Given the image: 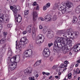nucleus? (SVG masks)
I'll use <instances>...</instances> for the list:
<instances>
[{
	"label": "nucleus",
	"mask_w": 80,
	"mask_h": 80,
	"mask_svg": "<svg viewBox=\"0 0 80 80\" xmlns=\"http://www.w3.org/2000/svg\"><path fill=\"white\" fill-rule=\"evenodd\" d=\"M38 77V74H37L36 75V77Z\"/></svg>",
	"instance_id": "nucleus-64"
},
{
	"label": "nucleus",
	"mask_w": 80,
	"mask_h": 80,
	"mask_svg": "<svg viewBox=\"0 0 80 80\" xmlns=\"http://www.w3.org/2000/svg\"><path fill=\"white\" fill-rule=\"evenodd\" d=\"M31 28H32V25H29L28 28H26V31L29 33H31Z\"/></svg>",
	"instance_id": "nucleus-24"
},
{
	"label": "nucleus",
	"mask_w": 80,
	"mask_h": 80,
	"mask_svg": "<svg viewBox=\"0 0 80 80\" xmlns=\"http://www.w3.org/2000/svg\"><path fill=\"white\" fill-rule=\"evenodd\" d=\"M20 10V6H15V9L13 10V11L14 12V15L17 14V12H18V10Z\"/></svg>",
	"instance_id": "nucleus-18"
},
{
	"label": "nucleus",
	"mask_w": 80,
	"mask_h": 80,
	"mask_svg": "<svg viewBox=\"0 0 80 80\" xmlns=\"http://www.w3.org/2000/svg\"><path fill=\"white\" fill-rule=\"evenodd\" d=\"M47 30H48V29H47V28L46 27H44L43 29L42 32L43 33H46L47 32Z\"/></svg>",
	"instance_id": "nucleus-26"
},
{
	"label": "nucleus",
	"mask_w": 80,
	"mask_h": 80,
	"mask_svg": "<svg viewBox=\"0 0 80 80\" xmlns=\"http://www.w3.org/2000/svg\"><path fill=\"white\" fill-rule=\"evenodd\" d=\"M56 78H57L58 80H59L60 78V76H56L55 77Z\"/></svg>",
	"instance_id": "nucleus-44"
},
{
	"label": "nucleus",
	"mask_w": 80,
	"mask_h": 80,
	"mask_svg": "<svg viewBox=\"0 0 80 80\" xmlns=\"http://www.w3.org/2000/svg\"><path fill=\"white\" fill-rule=\"evenodd\" d=\"M77 62L78 63H80V59L79 60L77 61Z\"/></svg>",
	"instance_id": "nucleus-59"
},
{
	"label": "nucleus",
	"mask_w": 80,
	"mask_h": 80,
	"mask_svg": "<svg viewBox=\"0 0 80 80\" xmlns=\"http://www.w3.org/2000/svg\"><path fill=\"white\" fill-rule=\"evenodd\" d=\"M2 24H0V30H2Z\"/></svg>",
	"instance_id": "nucleus-58"
},
{
	"label": "nucleus",
	"mask_w": 80,
	"mask_h": 80,
	"mask_svg": "<svg viewBox=\"0 0 80 80\" xmlns=\"http://www.w3.org/2000/svg\"><path fill=\"white\" fill-rule=\"evenodd\" d=\"M53 45V44L52 43H48V47H51V46H52V45Z\"/></svg>",
	"instance_id": "nucleus-41"
},
{
	"label": "nucleus",
	"mask_w": 80,
	"mask_h": 80,
	"mask_svg": "<svg viewBox=\"0 0 80 80\" xmlns=\"http://www.w3.org/2000/svg\"><path fill=\"white\" fill-rule=\"evenodd\" d=\"M50 60L51 61H52L53 60V57H52L50 58Z\"/></svg>",
	"instance_id": "nucleus-50"
},
{
	"label": "nucleus",
	"mask_w": 80,
	"mask_h": 80,
	"mask_svg": "<svg viewBox=\"0 0 80 80\" xmlns=\"http://www.w3.org/2000/svg\"><path fill=\"white\" fill-rule=\"evenodd\" d=\"M10 20V19L8 18V15H5L4 19V22L5 23H8Z\"/></svg>",
	"instance_id": "nucleus-20"
},
{
	"label": "nucleus",
	"mask_w": 80,
	"mask_h": 80,
	"mask_svg": "<svg viewBox=\"0 0 80 80\" xmlns=\"http://www.w3.org/2000/svg\"><path fill=\"white\" fill-rule=\"evenodd\" d=\"M58 42L57 41H55L54 42V45L60 49L62 48L63 47H64V50L67 48V45L71 44L72 41L70 40V38H58Z\"/></svg>",
	"instance_id": "nucleus-1"
},
{
	"label": "nucleus",
	"mask_w": 80,
	"mask_h": 80,
	"mask_svg": "<svg viewBox=\"0 0 80 80\" xmlns=\"http://www.w3.org/2000/svg\"><path fill=\"white\" fill-rule=\"evenodd\" d=\"M72 73L71 72L69 73L68 76V79H71V78H72Z\"/></svg>",
	"instance_id": "nucleus-33"
},
{
	"label": "nucleus",
	"mask_w": 80,
	"mask_h": 80,
	"mask_svg": "<svg viewBox=\"0 0 80 80\" xmlns=\"http://www.w3.org/2000/svg\"><path fill=\"white\" fill-rule=\"evenodd\" d=\"M33 6H36V5H37V2H34L33 4Z\"/></svg>",
	"instance_id": "nucleus-51"
},
{
	"label": "nucleus",
	"mask_w": 80,
	"mask_h": 80,
	"mask_svg": "<svg viewBox=\"0 0 80 80\" xmlns=\"http://www.w3.org/2000/svg\"><path fill=\"white\" fill-rule=\"evenodd\" d=\"M28 10H25L24 11V15H28Z\"/></svg>",
	"instance_id": "nucleus-38"
},
{
	"label": "nucleus",
	"mask_w": 80,
	"mask_h": 80,
	"mask_svg": "<svg viewBox=\"0 0 80 80\" xmlns=\"http://www.w3.org/2000/svg\"><path fill=\"white\" fill-rule=\"evenodd\" d=\"M43 28V27L41 25H40L39 26V29H42Z\"/></svg>",
	"instance_id": "nucleus-55"
},
{
	"label": "nucleus",
	"mask_w": 80,
	"mask_h": 80,
	"mask_svg": "<svg viewBox=\"0 0 80 80\" xmlns=\"http://www.w3.org/2000/svg\"><path fill=\"white\" fill-rule=\"evenodd\" d=\"M27 33V31H24L23 32V35H25V34H26Z\"/></svg>",
	"instance_id": "nucleus-48"
},
{
	"label": "nucleus",
	"mask_w": 80,
	"mask_h": 80,
	"mask_svg": "<svg viewBox=\"0 0 80 80\" xmlns=\"http://www.w3.org/2000/svg\"><path fill=\"white\" fill-rule=\"evenodd\" d=\"M15 18V21L17 22L20 23L22 21V16H20V14H14Z\"/></svg>",
	"instance_id": "nucleus-8"
},
{
	"label": "nucleus",
	"mask_w": 80,
	"mask_h": 80,
	"mask_svg": "<svg viewBox=\"0 0 80 80\" xmlns=\"http://www.w3.org/2000/svg\"><path fill=\"white\" fill-rule=\"evenodd\" d=\"M78 21V18L76 16L73 17V23H77Z\"/></svg>",
	"instance_id": "nucleus-25"
},
{
	"label": "nucleus",
	"mask_w": 80,
	"mask_h": 80,
	"mask_svg": "<svg viewBox=\"0 0 80 80\" xmlns=\"http://www.w3.org/2000/svg\"><path fill=\"white\" fill-rule=\"evenodd\" d=\"M28 48L29 49V50H31V49H32V48H33V45L30 44L28 47Z\"/></svg>",
	"instance_id": "nucleus-37"
},
{
	"label": "nucleus",
	"mask_w": 80,
	"mask_h": 80,
	"mask_svg": "<svg viewBox=\"0 0 80 80\" xmlns=\"http://www.w3.org/2000/svg\"><path fill=\"white\" fill-rule=\"evenodd\" d=\"M17 59V55H15L12 58H11V57H9L7 60V62L9 64L11 63H13L15 61H16Z\"/></svg>",
	"instance_id": "nucleus-6"
},
{
	"label": "nucleus",
	"mask_w": 80,
	"mask_h": 80,
	"mask_svg": "<svg viewBox=\"0 0 80 80\" xmlns=\"http://www.w3.org/2000/svg\"><path fill=\"white\" fill-rule=\"evenodd\" d=\"M58 18L57 16L56 15H55L53 17V18L52 20L53 21H55Z\"/></svg>",
	"instance_id": "nucleus-35"
},
{
	"label": "nucleus",
	"mask_w": 80,
	"mask_h": 80,
	"mask_svg": "<svg viewBox=\"0 0 80 80\" xmlns=\"http://www.w3.org/2000/svg\"><path fill=\"white\" fill-rule=\"evenodd\" d=\"M7 27H8V28H11V27H12V24H8L7 25Z\"/></svg>",
	"instance_id": "nucleus-43"
},
{
	"label": "nucleus",
	"mask_w": 80,
	"mask_h": 80,
	"mask_svg": "<svg viewBox=\"0 0 80 80\" xmlns=\"http://www.w3.org/2000/svg\"><path fill=\"white\" fill-rule=\"evenodd\" d=\"M74 48L75 52H77L76 50L79 51L80 50V44H78L75 45L74 47Z\"/></svg>",
	"instance_id": "nucleus-19"
},
{
	"label": "nucleus",
	"mask_w": 80,
	"mask_h": 80,
	"mask_svg": "<svg viewBox=\"0 0 80 80\" xmlns=\"http://www.w3.org/2000/svg\"><path fill=\"white\" fill-rule=\"evenodd\" d=\"M61 50L62 51L65 50V47H63L62 48H61L60 49L59 48L56 46H54L53 51L54 52H57L58 51H61Z\"/></svg>",
	"instance_id": "nucleus-12"
},
{
	"label": "nucleus",
	"mask_w": 80,
	"mask_h": 80,
	"mask_svg": "<svg viewBox=\"0 0 80 80\" xmlns=\"http://www.w3.org/2000/svg\"><path fill=\"white\" fill-rule=\"evenodd\" d=\"M6 44H4V45L3 46L2 48H5V47H6Z\"/></svg>",
	"instance_id": "nucleus-61"
},
{
	"label": "nucleus",
	"mask_w": 80,
	"mask_h": 80,
	"mask_svg": "<svg viewBox=\"0 0 80 80\" xmlns=\"http://www.w3.org/2000/svg\"><path fill=\"white\" fill-rule=\"evenodd\" d=\"M58 9L61 10L62 13L64 14L65 13H70L71 11H69L67 9L65 8V3H64L62 5V6H61L58 8Z\"/></svg>",
	"instance_id": "nucleus-4"
},
{
	"label": "nucleus",
	"mask_w": 80,
	"mask_h": 80,
	"mask_svg": "<svg viewBox=\"0 0 80 80\" xmlns=\"http://www.w3.org/2000/svg\"><path fill=\"white\" fill-rule=\"evenodd\" d=\"M50 54V50L48 48H46L44 49V51L42 53L43 56H44V57H49Z\"/></svg>",
	"instance_id": "nucleus-7"
},
{
	"label": "nucleus",
	"mask_w": 80,
	"mask_h": 80,
	"mask_svg": "<svg viewBox=\"0 0 80 80\" xmlns=\"http://www.w3.org/2000/svg\"><path fill=\"white\" fill-rule=\"evenodd\" d=\"M78 73V72L76 70V71H74V74H77Z\"/></svg>",
	"instance_id": "nucleus-53"
},
{
	"label": "nucleus",
	"mask_w": 80,
	"mask_h": 80,
	"mask_svg": "<svg viewBox=\"0 0 80 80\" xmlns=\"http://www.w3.org/2000/svg\"><path fill=\"white\" fill-rule=\"evenodd\" d=\"M41 62H42V61L41 60L38 61L34 65H35L36 64L37 66H38V65H40L41 64Z\"/></svg>",
	"instance_id": "nucleus-27"
},
{
	"label": "nucleus",
	"mask_w": 80,
	"mask_h": 80,
	"mask_svg": "<svg viewBox=\"0 0 80 80\" xmlns=\"http://www.w3.org/2000/svg\"><path fill=\"white\" fill-rule=\"evenodd\" d=\"M35 29L34 28H33L32 29V37L33 39H35Z\"/></svg>",
	"instance_id": "nucleus-21"
},
{
	"label": "nucleus",
	"mask_w": 80,
	"mask_h": 80,
	"mask_svg": "<svg viewBox=\"0 0 80 80\" xmlns=\"http://www.w3.org/2000/svg\"><path fill=\"white\" fill-rule=\"evenodd\" d=\"M26 39L27 38L25 37L22 38L20 40V42H18V43H17V41L16 42V49L20 48L19 49V50L20 51H21V48H22V45L24 43V42Z\"/></svg>",
	"instance_id": "nucleus-3"
},
{
	"label": "nucleus",
	"mask_w": 80,
	"mask_h": 80,
	"mask_svg": "<svg viewBox=\"0 0 80 80\" xmlns=\"http://www.w3.org/2000/svg\"><path fill=\"white\" fill-rule=\"evenodd\" d=\"M39 19L41 20V21H44L45 19L42 18H40Z\"/></svg>",
	"instance_id": "nucleus-52"
},
{
	"label": "nucleus",
	"mask_w": 80,
	"mask_h": 80,
	"mask_svg": "<svg viewBox=\"0 0 80 80\" xmlns=\"http://www.w3.org/2000/svg\"><path fill=\"white\" fill-rule=\"evenodd\" d=\"M66 5L65 6V7L66 8V9L68 10L69 11L70 10H69V8L72 7L73 6V4L72 3L70 2H67L65 4Z\"/></svg>",
	"instance_id": "nucleus-9"
},
{
	"label": "nucleus",
	"mask_w": 80,
	"mask_h": 80,
	"mask_svg": "<svg viewBox=\"0 0 80 80\" xmlns=\"http://www.w3.org/2000/svg\"><path fill=\"white\" fill-rule=\"evenodd\" d=\"M73 2H79L80 1V0H72Z\"/></svg>",
	"instance_id": "nucleus-57"
},
{
	"label": "nucleus",
	"mask_w": 80,
	"mask_h": 80,
	"mask_svg": "<svg viewBox=\"0 0 80 80\" xmlns=\"http://www.w3.org/2000/svg\"><path fill=\"white\" fill-rule=\"evenodd\" d=\"M69 63H68V62L67 61H66L64 62V64H66V65H67Z\"/></svg>",
	"instance_id": "nucleus-42"
},
{
	"label": "nucleus",
	"mask_w": 80,
	"mask_h": 80,
	"mask_svg": "<svg viewBox=\"0 0 80 80\" xmlns=\"http://www.w3.org/2000/svg\"><path fill=\"white\" fill-rule=\"evenodd\" d=\"M33 54V51L32 49L26 50L23 53L24 56L26 57H28L32 56Z\"/></svg>",
	"instance_id": "nucleus-5"
},
{
	"label": "nucleus",
	"mask_w": 80,
	"mask_h": 80,
	"mask_svg": "<svg viewBox=\"0 0 80 80\" xmlns=\"http://www.w3.org/2000/svg\"><path fill=\"white\" fill-rule=\"evenodd\" d=\"M29 80H35V79H34V78L32 77H29Z\"/></svg>",
	"instance_id": "nucleus-49"
},
{
	"label": "nucleus",
	"mask_w": 80,
	"mask_h": 80,
	"mask_svg": "<svg viewBox=\"0 0 80 80\" xmlns=\"http://www.w3.org/2000/svg\"><path fill=\"white\" fill-rule=\"evenodd\" d=\"M42 73L43 75H46V72H42Z\"/></svg>",
	"instance_id": "nucleus-62"
},
{
	"label": "nucleus",
	"mask_w": 80,
	"mask_h": 80,
	"mask_svg": "<svg viewBox=\"0 0 80 80\" xmlns=\"http://www.w3.org/2000/svg\"><path fill=\"white\" fill-rule=\"evenodd\" d=\"M57 34L58 35H62L63 36V37H66V38H67V35L66 32H65V31L63 30H59L58 31L57 33Z\"/></svg>",
	"instance_id": "nucleus-11"
},
{
	"label": "nucleus",
	"mask_w": 80,
	"mask_h": 80,
	"mask_svg": "<svg viewBox=\"0 0 80 80\" xmlns=\"http://www.w3.org/2000/svg\"><path fill=\"white\" fill-rule=\"evenodd\" d=\"M46 75H47V76H49V75H50V73L46 72Z\"/></svg>",
	"instance_id": "nucleus-54"
},
{
	"label": "nucleus",
	"mask_w": 80,
	"mask_h": 80,
	"mask_svg": "<svg viewBox=\"0 0 80 80\" xmlns=\"http://www.w3.org/2000/svg\"><path fill=\"white\" fill-rule=\"evenodd\" d=\"M70 34H71V35H73V36H74V37H75V36H78V32H74L73 34L71 32Z\"/></svg>",
	"instance_id": "nucleus-28"
},
{
	"label": "nucleus",
	"mask_w": 80,
	"mask_h": 80,
	"mask_svg": "<svg viewBox=\"0 0 80 80\" xmlns=\"http://www.w3.org/2000/svg\"><path fill=\"white\" fill-rule=\"evenodd\" d=\"M71 33V32H70V29H68L67 30V34H68V35H70V34Z\"/></svg>",
	"instance_id": "nucleus-39"
},
{
	"label": "nucleus",
	"mask_w": 80,
	"mask_h": 80,
	"mask_svg": "<svg viewBox=\"0 0 80 80\" xmlns=\"http://www.w3.org/2000/svg\"><path fill=\"white\" fill-rule=\"evenodd\" d=\"M47 6H44L43 7V10H47Z\"/></svg>",
	"instance_id": "nucleus-45"
},
{
	"label": "nucleus",
	"mask_w": 80,
	"mask_h": 80,
	"mask_svg": "<svg viewBox=\"0 0 80 80\" xmlns=\"http://www.w3.org/2000/svg\"><path fill=\"white\" fill-rule=\"evenodd\" d=\"M78 64L77 63V64H76L75 65V67H78Z\"/></svg>",
	"instance_id": "nucleus-63"
},
{
	"label": "nucleus",
	"mask_w": 80,
	"mask_h": 80,
	"mask_svg": "<svg viewBox=\"0 0 80 80\" xmlns=\"http://www.w3.org/2000/svg\"><path fill=\"white\" fill-rule=\"evenodd\" d=\"M46 6L47 8H49V7H50V3H47V4L46 5Z\"/></svg>",
	"instance_id": "nucleus-40"
},
{
	"label": "nucleus",
	"mask_w": 80,
	"mask_h": 80,
	"mask_svg": "<svg viewBox=\"0 0 80 80\" xmlns=\"http://www.w3.org/2000/svg\"><path fill=\"white\" fill-rule=\"evenodd\" d=\"M8 55L9 56H12V52L10 51H9L8 52Z\"/></svg>",
	"instance_id": "nucleus-36"
},
{
	"label": "nucleus",
	"mask_w": 80,
	"mask_h": 80,
	"mask_svg": "<svg viewBox=\"0 0 80 80\" xmlns=\"http://www.w3.org/2000/svg\"><path fill=\"white\" fill-rule=\"evenodd\" d=\"M13 62H14L13 64H12L9 66V68L11 70H14V69L17 67V62H15V61Z\"/></svg>",
	"instance_id": "nucleus-13"
},
{
	"label": "nucleus",
	"mask_w": 80,
	"mask_h": 80,
	"mask_svg": "<svg viewBox=\"0 0 80 80\" xmlns=\"http://www.w3.org/2000/svg\"><path fill=\"white\" fill-rule=\"evenodd\" d=\"M15 5H13V6H10V8L11 10H12V12H13V14L14 15V11L13 10H14V9H15Z\"/></svg>",
	"instance_id": "nucleus-29"
},
{
	"label": "nucleus",
	"mask_w": 80,
	"mask_h": 80,
	"mask_svg": "<svg viewBox=\"0 0 80 80\" xmlns=\"http://www.w3.org/2000/svg\"><path fill=\"white\" fill-rule=\"evenodd\" d=\"M33 69L32 67H29L28 68V69L26 70V71H24V74L29 75L30 73H31L32 72Z\"/></svg>",
	"instance_id": "nucleus-10"
},
{
	"label": "nucleus",
	"mask_w": 80,
	"mask_h": 80,
	"mask_svg": "<svg viewBox=\"0 0 80 80\" xmlns=\"http://www.w3.org/2000/svg\"><path fill=\"white\" fill-rule=\"evenodd\" d=\"M56 66H54L53 67H52V68L54 70H55V69H56Z\"/></svg>",
	"instance_id": "nucleus-60"
},
{
	"label": "nucleus",
	"mask_w": 80,
	"mask_h": 80,
	"mask_svg": "<svg viewBox=\"0 0 80 80\" xmlns=\"http://www.w3.org/2000/svg\"><path fill=\"white\" fill-rule=\"evenodd\" d=\"M38 38L39 40H40V43H43L44 42V40H45V37L42 34H39L38 36Z\"/></svg>",
	"instance_id": "nucleus-14"
},
{
	"label": "nucleus",
	"mask_w": 80,
	"mask_h": 80,
	"mask_svg": "<svg viewBox=\"0 0 80 80\" xmlns=\"http://www.w3.org/2000/svg\"><path fill=\"white\" fill-rule=\"evenodd\" d=\"M3 34L4 35V36H6V35H7V32H3Z\"/></svg>",
	"instance_id": "nucleus-46"
},
{
	"label": "nucleus",
	"mask_w": 80,
	"mask_h": 80,
	"mask_svg": "<svg viewBox=\"0 0 80 80\" xmlns=\"http://www.w3.org/2000/svg\"><path fill=\"white\" fill-rule=\"evenodd\" d=\"M29 42V41L28 39H26V40H25V41H24V43L22 45V47H23V48H25L26 47V44H28Z\"/></svg>",
	"instance_id": "nucleus-22"
},
{
	"label": "nucleus",
	"mask_w": 80,
	"mask_h": 80,
	"mask_svg": "<svg viewBox=\"0 0 80 80\" xmlns=\"http://www.w3.org/2000/svg\"><path fill=\"white\" fill-rule=\"evenodd\" d=\"M11 1L12 3H15L17 0H11Z\"/></svg>",
	"instance_id": "nucleus-47"
},
{
	"label": "nucleus",
	"mask_w": 80,
	"mask_h": 80,
	"mask_svg": "<svg viewBox=\"0 0 80 80\" xmlns=\"http://www.w3.org/2000/svg\"><path fill=\"white\" fill-rule=\"evenodd\" d=\"M5 42V38H3L0 41V43L1 44H2V43H3Z\"/></svg>",
	"instance_id": "nucleus-30"
},
{
	"label": "nucleus",
	"mask_w": 80,
	"mask_h": 80,
	"mask_svg": "<svg viewBox=\"0 0 80 80\" xmlns=\"http://www.w3.org/2000/svg\"><path fill=\"white\" fill-rule=\"evenodd\" d=\"M75 12L77 13H80V5L78 6L76 8Z\"/></svg>",
	"instance_id": "nucleus-23"
},
{
	"label": "nucleus",
	"mask_w": 80,
	"mask_h": 80,
	"mask_svg": "<svg viewBox=\"0 0 80 80\" xmlns=\"http://www.w3.org/2000/svg\"><path fill=\"white\" fill-rule=\"evenodd\" d=\"M58 42L57 41H55L54 42V45L60 49L62 48L63 47H64V50L67 48V45L71 44L72 41L70 40V38H58Z\"/></svg>",
	"instance_id": "nucleus-2"
},
{
	"label": "nucleus",
	"mask_w": 80,
	"mask_h": 80,
	"mask_svg": "<svg viewBox=\"0 0 80 80\" xmlns=\"http://www.w3.org/2000/svg\"><path fill=\"white\" fill-rule=\"evenodd\" d=\"M38 14L36 12H33V22H35L37 20L38 18Z\"/></svg>",
	"instance_id": "nucleus-15"
},
{
	"label": "nucleus",
	"mask_w": 80,
	"mask_h": 80,
	"mask_svg": "<svg viewBox=\"0 0 80 80\" xmlns=\"http://www.w3.org/2000/svg\"><path fill=\"white\" fill-rule=\"evenodd\" d=\"M48 33L47 34V37L48 38H52L54 36V34L52 33V32L50 31H48Z\"/></svg>",
	"instance_id": "nucleus-17"
},
{
	"label": "nucleus",
	"mask_w": 80,
	"mask_h": 80,
	"mask_svg": "<svg viewBox=\"0 0 80 80\" xmlns=\"http://www.w3.org/2000/svg\"><path fill=\"white\" fill-rule=\"evenodd\" d=\"M4 22V19H3V16H2V17H0V22Z\"/></svg>",
	"instance_id": "nucleus-31"
},
{
	"label": "nucleus",
	"mask_w": 80,
	"mask_h": 80,
	"mask_svg": "<svg viewBox=\"0 0 80 80\" xmlns=\"http://www.w3.org/2000/svg\"><path fill=\"white\" fill-rule=\"evenodd\" d=\"M67 67V65H65L63 63H62L60 65V68H64V67Z\"/></svg>",
	"instance_id": "nucleus-32"
},
{
	"label": "nucleus",
	"mask_w": 80,
	"mask_h": 80,
	"mask_svg": "<svg viewBox=\"0 0 80 80\" xmlns=\"http://www.w3.org/2000/svg\"><path fill=\"white\" fill-rule=\"evenodd\" d=\"M44 18L46 22H48V21H50L52 20V16L50 15H48L45 16Z\"/></svg>",
	"instance_id": "nucleus-16"
},
{
	"label": "nucleus",
	"mask_w": 80,
	"mask_h": 80,
	"mask_svg": "<svg viewBox=\"0 0 80 80\" xmlns=\"http://www.w3.org/2000/svg\"><path fill=\"white\" fill-rule=\"evenodd\" d=\"M58 7V4H54L53 6V10H55V9H57V8Z\"/></svg>",
	"instance_id": "nucleus-34"
},
{
	"label": "nucleus",
	"mask_w": 80,
	"mask_h": 80,
	"mask_svg": "<svg viewBox=\"0 0 80 80\" xmlns=\"http://www.w3.org/2000/svg\"><path fill=\"white\" fill-rule=\"evenodd\" d=\"M36 10H39V6H37L36 8Z\"/></svg>",
	"instance_id": "nucleus-56"
}]
</instances>
